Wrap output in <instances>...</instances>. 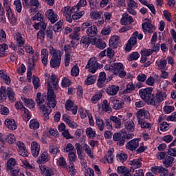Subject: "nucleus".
Returning a JSON list of instances; mask_svg holds the SVG:
<instances>
[{"mask_svg": "<svg viewBox=\"0 0 176 176\" xmlns=\"http://www.w3.org/2000/svg\"><path fill=\"white\" fill-rule=\"evenodd\" d=\"M48 50L50 54L52 56L50 61L51 68H58L61 64L63 52L60 50H57L52 45L48 47Z\"/></svg>", "mask_w": 176, "mask_h": 176, "instance_id": "obj_1", "label": "nucleus"}, {"mask_svg": "<svg viewBox=\"0 0 176 176\" xmlns=\"http://www.w3.org/2000/svg\"><path fill=\"white\" fill-rule=\"evenodd\" d=\"M14 96V91H13L12 87L6 89V87H1L0 88V102H3L8 98V96L11 102H14L16 101Z\"/></svg>", "mask_w": 176, "mask_h": 176, "instance_id": "obj_2", "label": "nucleus"}, {"mask_svg": "<svg viewBox=\"0 0 176 176\" xmlns=\"http://www.w3.org/2000/svg\"><path fill=\"white\" fill-rule=\"evenodd\" d=\"M110 69L111 72H113L114 75L119 76V78H126V75H127L124 70V66L120 63H112Z\"/></svg>", "mask_w": 176, "mask_h": 176, "instance_id": "obj_3", "label": "nucleus"}, {"mask_svg": "<svg viewBox=\"0 0 176 176\" xmlns=\"http://www.w3.org/2000/svg\"><path fill=\"white\" fill-rule=\"evenodd\" d=\"M153 92V89L152 87H147L146 89H142L139 91V94L144 100L146 101L148 105H152V102L153 101V94H152Z\"/></svg>", "mask_w": 176, "mask_h": 176, "instance_id": "obj_4", "label": "nucleus"}, {"mask_svg": "<svg viewBox=\"0 0 176 176\" xmlns=\"http://www.w3.org/2000/svg\"><path fill=\"white\" fill-rule=\"evenodd\" d=\"M82 31L86 30V34L88 36L93 38L97 35L98 30L97 27L93 25V23L90 21L85 22L82 24Z\"/></svg>", "mask_w": 176, "mask_h": 176, "instance_id": "obj_5", "label": "nucleus"}, {"mask_svg": "<svg viewBox=\"0 0 176 176\" xmlns=\"http://www.w3.org/2000/svg\"><path fill=\"white\" fill-rule=\"evenodd\" d=\"M6 170L12 176H16L19 174L20 170L17 168V162L14 158H10L8 160Z\"/></svg>", "mask_w": 176, "mask_h": 176, "instance_id": "obj_6", "label": "nucleus"}, {"mask_svg": "<svg viewBox=\"0 0 176 176\" xmlns=\"http://www.w3.org/2000/svg\"><path fill=\"white\" fill-rule=\"evenodd\" d=\"M3 5L6 8V13L8 16V19L10 24H12V25H16L17 23V19L16 18V16H14V14H13L10 6H9V1L3 0Z\"/></svg>", "mask_w": 176, "mask_h": 176, "instance_id": "obj_7", "label": "nucleus"}, {"mask_svg": "<svg viewBox=\"0 0 176 176\" xmlns=\"http://www.w3.org/2000/svg\"><path fill=\"white\" fill-rule=\"evenodd\" d=\"M85 68L88 69L89 72L91 74H96L97 69L102 68V65L97 63V58L93 57L88 60Z\"/></svg>", "mask_w": 176, "mask_h": 176, "instance_id": "obj_8", "label": "nucleus"}, {"mask_svg": "<svg viewBox=\"0 0 176 176\" xmlns=\"http://www.w3.org/2000/svg\"><path fill=\"white\" fill-rule=\"evenodd\" d=\"M165 98H167V94L162 90H157L155 96L153 95L152 105L157 107L160 105V102H163Z\"/></svg>", "mask_w": 176, "mask_h": 176, "instance_id": "obj_9", "label": "nucleus"}, {"mask_svg": "<svg viewBox=\"0 0 176 176\" xmlns=\"http://www.w3.org/2000/svg\"><path fill=\"white\" fill-rule=\"evenodd\" d=\"M47 100L48 101L47 105L50 108H56L57 103L56 102V94L52 87H47Z\"/></svg>", "mask_w": 176, "mask_h": 176, "instance_id": "obj_10", "label": "nucleus"}, {"mask_svg": "<svg viewBox=\"0 0 176 176\" xmlns=\"http://www.w3.org/2000/svg\"><path fill=\"white\" fill-rule=\"evenodd\" d=\"M16 145L18 147V153L21 156H23V157H28L30 155V153H28V151L27 150V147H25V144L23 143L22 142L17 141L16 142Z\"/></svg>", "mask_w": 176, "mask_h": 176, "instance_id": "obj_11", "label": "nucleus"}, {"mask_svg": "<svg viewBox=\"0 0 176 176\" xmlns=\"http://www.w3.org/2000/svg\"><path fill=\"white\" fill-rule=\"evenodd\" d=\"M138 35V32L135 31L133 33L131 37L128 41V43L126 45V50L127 52H130L133 49V46H135L137 45V36Z\"/></svg>", "mask_w": 176, "mask_h": 176, "instance_id": "obj_12", "label": "nucleus"}, {"mask_svg": "<svg viewBox=\"0 0 176 176\" xmlns=\"http://www.w3.org/2000/svg\"><path fill=\"white\" fill-rule=\"evenodd\" d=\"M91 45H94L98 49H100L102 50L107 47V43L105 41H102L101 38H98L97 37H94L91 40Z\"/></svg>", "mask_w": 176, "mask_h": 176, "instance_id": "obj_13", "label": "nucleus"}, {"mask_svg": "<svg viewBox=\"0 0 176 176\" xmlns=\"http://www.w3.org/2000/svg\"><path fill=\"white\" fill-rule=\"evenodd\" d=\"M140 139H133L130 140L125 145L126 149L131 151H135V149L140 146Z\"/></svg>", "mask_w": 176, "mask_h": 176, "instance_id": "obj_14", "label": "nucleus"}, {"mask_svg": "<svg viewBox=\"0 0 176 176\" xmlns=\"http://www.w3.org/2000/svg\"><path fill=\"white\" fill-rule=\"evenodd\" d=\"M110 102L112 103L113 109H115L116 111H120V109L124 107V102L115 99V98H110Z\"/></svg>", "mask_w": 176, "mask_h": 176, "instance_id": "obj_15", "label": "nucleus"}, {"mask_svg": "<svg viewBox=\"0 0 176 176\" xmlns=\"http://www.w3.org/2000/svg\"><path fill=\"white\" fill-rule=\"evenodd\" d=\"M45 16L48 20H50L52 24H54L56 21H58V15L53 11V10H47L45 12Z\"/></svg>", "mask_w": 176, "mask_h": 176, "instance_id": "obj_16", "label": "nucleus"}, {"mask_svg": "<svg viewBox=\"0 0 176 176\" xmlns=\"http://www.w3.org/2000/svg\"><path fill=\"white\" fill-rule=\"evenodd\" d=\"M58 77L55 74H52L50 76V80L47 82V87H51V89L53 87V89L57 90L58 89Z\"/></svg>", "mask_w": 176, "mask_h": 176, "instance_id": "obj_17", "label": "nucleus"}, {"mask_svg": "<svg viewBox=\"0 0 176 176\" xmlns=\"http://www.w3.org/2000/svg\"><path fill=\"white\" fill-rule=\"evenodd\" d=\"M63 16H65V17H66V20L67 21H68L69 23H72V17H71L72 14V8L71 9V7L69 6H66L64 7L62 10H61Z\"/></svg>", "mask_w": 176, "mask_h": 176, "instance_id": "obj_18", "label": "nucleus"}, {"mask_svg": "<svg viewBox=\"0 0 176 176\" xmlns=\"http://www.w3.org/2000/svg\"><path fill=\"white\" fill-rule=\"evenodd\" d=\"M65 107L67 111H72L73 115L78 113V106L72 100H67L65 104Z\"/></svg>", "mask_w": 176, "mask_h": 176, "instance_id": "obj_19", "label": "nucleus"}, {"mask_svg": "<svg viewBox=\"0 0 176 176\" xmlns=\"http://www.w3.org/2000/svg\"><path fill=\"white\" fill-rule=\"evenodd\" d=\"M31 152L34 157H38L39 152H41V145L36 142H32L31 143Z\"/></svg>", "mask_w": 176, "mask_h": 176, "instance_id": "obj_20", "label": "nucleus"}, {"mask_svg": "<svg viewBox=\"0 0 176 176\" xmlns=\"http://www.w3.org/2000/svg\"><path fill=\"white\" fill-rule=\"evenodd\" d=\"M120 89L118 85H109L106 89V93L108 96H116Z\"/></svg>", "mask_w": 176, "mask_h": 176, "instance_id": "obj_21", "label": "nucleus"}, {"mask_svg": "<svg viewBox=\"0 0 176 176\" xmlns=\"http://www.w3.org/2000/svg\"><path fill=\"white\" fill-rule=\"evenodd\" d=\"M124 120V129L127 130V131H129V133H133L135 130V124L134 123V121L133 120H126L123 119Z\"/></svg>", "mask_w": 176, "mask_h": 176, "instance_id": "obj_22", "label": "nucleus"}, {"mask_svg": "<svg viewBox=\"0 0 176 176\" xmlns=\"http://www.w3.org/2000/svg\"><path fill=\"white\" fill-rule=\"evenodd\" d=\"M133 137H134L133 134H127L126 132L122 133V137L118 140L117 145H118V146H123L126 142V140H131Z\"/></svg>", "mask_w": 176, "mask_h": 176, "instance_id": "obj_23", "label": "nucleus"}, {"mask_svg": "<svg viewBox=\"0 0 176 176\" xmlns=\"http://www.w3.org/2000/svg\"><path fill=\"white\" fill-rule=\"evenodd\" d=\"M14 38L16 42V46H18V47H23L25 43V38H23L21 33L19 32H16Z\"/></svg>", "mask_w": 176, "mask_h": 176, "instance_id": "obj_24", "label": "nucleus"}, {"mask_svg": "<svg viewBox=\"0 0 176 176\" xmlns=\"http://www.w3.org/2000/svg\"><path fill=\"white\" fill-rule=\"evenodd\" d=\"M0 79L1 82L5 83L6 85H10V83L12 82V80L6 73V71L3 69L0 70Z\"/></svg>", "mask_w": 176, "mask_h": 176, "instance_id": "obj_25", "label": "nucleus"}, {"mask_svg": "<svg viewBox=\"0 0 176 176\" xmlns=\"http://www.w3.org/2000/svg\"><path fill=\"white\" fill-rule=\"evenodd\" d=\"M113 148H110L109 151L107 152V154L103 158V163H109L110 164H112L113 163Z\"/></svg>", "mask_w": 176, "mask_h": 176, "instance_id": "obj_26", "label": "nucleus"}, {"mask_svg": "<svg viewBox=\"0 0 176 176\" xmlns=\"http://www.w3.org/2000/svg\"><path fill=\"white\" fill-rule=\"evenodd\" d=\"M131 23H134L133 17L127 13L123 14L121 19V24H122V25H127V24H131Z\"/></svg>", "mask_w": 176, "mask_h": 176, "instance_id": "obj_27", "label": "nucleus"}, {"mask_svg": "<svg viewBox=\"0 0 176 176\" xmlns=\"http://www.w3.org/2000/svg\"><path fill=\"white\" fill-rule=\"evenodd\" d=\"M117 173H118V174H122V175L124 176H131V174H133V169L129 170V168L125 166H118Z\"/></svg>", "mask_w": 176, "mask_h": 176, "instance_id": "obj_28", "label": "nucleus"}, {"mask_svg": "<svg viewBox=\"0 0 176 176\" xmlns=\"http://www.w3.org/2000/svg\"><path fill=\"white\" fill-rule=\"evenodd\" d=\"M49 160H50V155H49L47 152H43L39 157L37 158L36 163H38V164H42V163H47Z\"/></svg>", "mask_w": 176, "mask_h": 176, "instance_id": "obj_29", "label": "nucleus"}, {"mask_svg": "<svg viewBox=\"0 0 176 176\" xmlns=\"http://www.w3.org/2000/svg\"><path fill=\"white\" fill-rule=\"evenodd\" d=\"M105 80H107V74H105V72H102L99 74V78L97 82V85L99 89H102L105 83Z\"/></svg>", "mask_w": 176, "mask_h": 176, "instance_id": "obj_30", "label": "nucleus"}, {"mask_svg": "<svg viewBox=\"0 0 176 176\" xmlns=\"http://www.w3.org/2000/svg\"><path fill=\"white\" fill-rule=\"evenodd\" d=\"M5 124L9 130H16L17 129V124H16V121L12 118H8L5 120Z\"/></svg>", "mask_w": 176, "mask_h": 176, "instance_id": "obj_31", "label": "nucleus"}, {"mask_svg": "<svg viewBox=\"0 0 176 176\" xmlns=\"http://www.w3.org/2000/svg\"><path fill=\"white\" fill-rule=\"evenodd\" d=\"M41 57L42 63L43 64V65H45V67H46L49 61V51H47V50L46 49L41 50Z\"/></svg>", "mask_w": 176, "mask_h": 176, "instance_id": "obj_32", "label": "nucleus"}, {"mask_svg": "<svg viewBox=\"0 0 176 176\" xmlns=\"http://www.w3.org/2000/svg\"><path fill=\"white\" fill-rule=\"evenodd\" d=\"M38 167L41 171V174H43L44 175H54L53 170L46 165L40 164Z\"/></svg>", "mask_w": 176, "mask_h": 176, "instance_id": "obj_33", "label": "nucleus"}, {"mask_svg": "<svg viewBox=\"0 0 176 176\" xmlns=\"http://www.w3.org/2000/svg\"><path fill=\"white\" fill-rule=\"evenodd\" d=\"M142 28L144 32H148V34H152L155 31V27L149 22L142 23Z\"/></svg>", "mask_w": 176, "mask_h": 176, "instance_id": "obj_34", "label": "nucleus"}, {"mask_svg": "<svg viewBox=\"0 0 176 176\" xmlns=\"http://www.w3.org/2000/svg\"><path fill=\"white\" fill-rule=\"evenodd\" d=\"M63 119L67 124L72 129H76V123L75 122H73L71 120V117L67 114H63Z\"/></svg>", "mask_w": 176, "mask_h": 176, "instance_id": "obj_35", "label": "nucleus"}, {"mask_svg": "<svg viewBox=\"0 0 176 176\" xmlns=\"http://www.w3.org/2000/svg\"><path fill=\"white\" fill-rule=\"evenodd\" d=\"M21 98L22 101H23L25 105L28 107V108H30V109L35 108V102H34L32 99L26 98L24 96H22Z\"/></svg>", "mask_w": 176, "mask_h": 176, "instance_id": "obj_36", "label": "nucleus"}, {"mask_svg": "<svg viewBox=\"0 0 176 176\" xmlns=\"http://www.w3.org/2000/svg\"><path fill=\"white\" fill-rule=\"evenodd\" d=\"M174 160V157H171L170 155H166V157L163 160V164L164 165V167H172Z\"/></svg>", "mask_w": 176, "mask_h": 176, "instance_id": "obj_37", "label": "nucleus"}, {"mask_svg": "<svg viewBox=\"0 0 176 176\" xmlns=\"http://www.w3.org/2000/svg\"><path fill=\"white\" fill-rule=\"evenodd\" d=\"M129 164L132 166L131 170L132 173H134V168H140L142 166V162L139 159H135L132 161H130Z\"/></svg>", "mask_w": 176, "mask_h": 176, "instance_id": "obj_38", "label": "nucleus"}, {"mask_svg": "<svg viewBox=\"0 0 176 176\" xmlns=\"http://www.w3.org/2000/svg\"><path fill=\"white\" fill-rule=\"evenodd\" d=\"M87 6V0H80L77 5L73 7L74 12H79L80 10V8H85V6Z\"/></svg>", "mask_w": 176, "mask_h": 176, "instance_id": "obj_39", "label": "nucleus"}, {"mask_svg": "<svg viewBox=\"0 0 176 176\" xmlns=\"http://www.w3.org/2000/svg\"><path fill=\"white\" fill-rule=\"evenodd\" d=\"M110 120H111L116 129H120L122 126V120L120 118L116 116H110Z\"/></svg>", "mask_w": 176, "mask_h": 176, "instance_id": "obj_40", "label": "nucleus"}, {"mask_svg": "<svg viewBox=\"0 0 176 176\" xmlns=\"http://www.w3.org/2000/svg\"><path fill=\"white\" fill-rule=\"evenodd\" d=\"M80 44L81 46H82V47L87 49V47L90 46V38H89L87 36H82L80 41Z\"/></svg>", "mask_w": 176, "mask_h": 176, "instance_id": "obj_41", "label": "nucleus"}, {"mask_svg": "<svg viewBox=\"0 0 176 176\" xmlns=\"http://www.w3.org/2000/svg\"><path fill=\"white\" fill-rule=\"evenodd\" d=\"M52 107H46V106H41V111H43V113H44V116H45V120H49V115H50V113H52V109H50Z\"/></svg>", "mask_w": 176, "mask_h": 176, "instance_id": "obj_42", "label": "nucleus"}, {"mask_svg": "<svg viewBox=\"0 0 176 176\" xmlns=\"http://www.w3.org/2000/svg\"><path fill=\"white\" fill-rule=\"evenodd\" d=\"M119 44V36H112L109 39V45L113 47H118V45Z\"/></svg>", "mask_w": 176, "mask_h": 176, "instance_id": "obj_43", "label": "nucleus"}, {"mask_svg": "<svg viewBox=\"0 0 176 176\" xmlns=\"http://www.w3.org/2000/svg\"><path fill=\"white\" fill-rule=\"evenodd\" d=\"M72 13H74L72 15V20H79L85 14V11H74V7H72Z\"/></svg>", "mask_w": 176, "mask_h": 176, "instance_id": "obj_44", "label": "nucleus"}, {"mask_svg": "<svg viewBox=\"0 0 176 176\" xmlns=\"http://www.w3.org/2000/svg\"><path fill=\"white\" fill-rule=\"evenodd\" d=\"M96 123L98 130H100V131H104L105 124H104V121L102 120V119H101L100 117H97L96 118Z\"/></svg>", "mask_w": 176, "mask_h": 176, "instance_id": "obj_45", "label": "nucleus"}, {"mask_svg": "<svg viewBox=\"0 0 176 176\" xmlns=\"http://www.w3.org/2000/svg\"><path fill=\"white\" fill-rule=\"evenodd\" d=\"M83 148H84V151H85V153H87V156H89V157H90V159H94V153L91 151V148H90V146L87 144H84Z\"/></svg>", "mask_w": 176, "mask_h": 176, "instance_id": "obj_46", "label": "nucleus"}, {"mask_svg": "<svg viewBox=\"0 0 176 176\" xmlns=\"http://www.w3.org/2000/svg\"><path fill=\"white\" fill-rule=\"evenodd\" d=\"M138 124L140 126L141 129H151V127H152V124L144 120H138Z\"/></svg>", "mask_w": 176, "mask_h": 176, "instance_id": "obj_47", "label": "nucleus"}, {"mask_svg": "<svg viewBox=\"0 0 176 176\" xmlns=\"http://www.w3.org/2000/svg\"><path fill=\"white\" fill-rule=\"evenodd\" d=\"M101 16H102V12L93 10L90 12V16L92 20H98V19H101Z\"/></svg>", "mask_w": 176, "mask_h": 176, "instance_id": "obj_48", "label": "nucleus"}, {"mask_svg": "<svg viewBox=\"0 0 176 176\" xmlns=\"http://www.w3.org/2000/svg\"><path fill=\"white\" fill-rule=\"evenodd\" d=\"M36 101L37 102V105L40 107H45L43 105V102H45V99H43V96H42V94L38 93L36 98Z\"/></svg>", "mask_w": 176, "mask_h": 176, "instance_id": "obj_49", "label": "nucleus"}, {"mask_svg": "<svg viewBox=\"0 0 176 176\" xmlns=\"http://www.w3.org/2000/svg\"><path fill=\"white\" fill-rule=\"evenodd\" d=\"M49 152L51 155H57V153H60V149L57 146L54 144H50L49 146Z\"/></svg>", "mask_w": 176, "mask_h": 176, "instance_id": "obj_50", "label": "nucleus"}, {"mask_svg": "<svg viewBox=\"0 0 176 176\" xmlns=\"http://www.w3.org/2000/svg\"><path fill=\"white\" fill-rule=\"evenodd\" d=\"M85 133L88 138L93 139L96 137V131L91 127L87 128L85 131Z\"/></svg>", "mask_w": 176, "mask_h": 176, "instance_id": "obj_51", "label": "nucleus"}, {"mask_svg": "<svg viewBox=\"0 0 176 176\" xmlns=\"http://www.w3.org/2000/svg\"><path fill=\"white\" fill-rule=\"evenodd\" d=\"M101 98H102V94L101 92H98L92 96L91 101L92 104H97L98 101H100Z\"/></svg>", "mask_w": 176, "mask_h": 176, "instance_id": "obj_52", "label": "nucleus"}, {"mask_svg": "<svg viewBox=\"0 0 176 176\" xmlns=\"http://www.w3.org/2000/svg\"><path fill=\"white\" fill-rule=\"evenodd\" d=\"M67 168H66V170L70 173V175L75 176L76 171L75 170V165L74 164V162H70L69 166L67 165Z\"/></svg>", "mask_w": 176, "mask_h": 176, "instance_id": "obj_53", "label": "nucleus"}, {"mask_svg": "<svg viewBox=\"0 0 176 176\" xmlns=\"http://www.w3.org/2000/svg\"><path fill=\"white\" fill-rule=\"evenodd\" d=\"M63 151L66 153H71L72 152H74V151H75V147L74 146V145H72V144L67 143L66 144V146L63 148Z\"/></svg>", "mask_w": 176, "mask_h": 176, "instance_id": "obj_54", "label": "nucleus"}, {"mask_svg": "<svg viewBox=\"0 0 176 176\" xmlns=\"http://www.w3.org/2000/svg\"><path fill=\"white\" fill-rule=\"evenodd\" d=\"M33 27L34 30H39L40 28H42V30H46V23L43 21H40L38 23L35 22L33 25Z\"/></svg>", "mask_w": 176, "mask_h": 176, "instance_id": "obj_55", "label": "nucleus"}, {"mask_svg": "<svg viewBox=\"0 0 176 176\" xmlns=\"http://www.w3.org/2000/svg\"><path fill=\"white\" fill-rule=\"evenodd\" d=\"M30 129L32 130H38V129H39V122H38L36 120H30Z\"/></svg>", "mask_w": 176, "mask_h": 176, "instance_id": "obj_56", "label": "nucleus"}, {"mask_svg": "<svg viewBox=\"0 0 176 176\" xmlns=\"http://www.w3.org/2000/svg\"><path fill=\"white\" fill-rule=\"evenodd\" d=\"M102 109L104 112H109V111H111L112 108H111V106L109 105V103L108 102V100H104L103 101L102 105Z\"/></svg>", "mask_w": 176, "mask_h": 176, "instance_id": "obj_57", "label": "nucleus"}, {"mask_svg": "<svg viewBox=\"0 0 176 176\" xmlns=\"http://www.w3.org/2000/svg\"><path fill=\"white\" fill-rule=\"evenodd\" d=\"M14 5L15 6V9L18 13H21V10L23 9V6H21V0H15L14 1Z\"/></svg>", "mask_w": 176, "mask_h": 176, "instance_id": "obj_58", "label": "nucleus"}, {"mask_svg": "<svg viewBox=\"0 0 176 176\" xmlns=\"http://www.w3.org/2000/svg\"><path fill=\"white\" fill-rule=\"evenodd\" d=\"M58 164L63 167V168H67V161H65V158L64 157L60 156L58 160Z\"/></svg>", "mask_w": 176, "mask_h": 176, "instance_id": "obj_59", "label": "nucleus"}, {"mask_svg": "<svg viewBox=\"0 0 176 176\" xmlns=\"http://www.w3.org/2000/svg\"><path fill=\"white\" fill-rule=\"evenodd\" d=\"M6 141H8L10 145H12V144H14V142H16V138L14 137V134L10 133L8 135H6Z\"/></svg>", "mask_w": 176, "mask_h": 176, "instance_id": "obj_60", "label": "nucleus"}, {"mask_svg": "<svg viewBox=\"0 0 176 176\" xmlns=\"http://www.w3.org/2000/svg\"><path fill=\"white\" fill-rule=\"evenodd\" d=\"M71 75L72 76H74L76 78V76H79V67L78 65H74L71 70Z\"/></svg>", "mask_w": 176, "mask_h": 176, "instance_id": "obj_61", "label": "nucleus"}, {"mask_svg": "<svg viewBox=\"0 0 176 176\" xmlns=\"http://www.w3.org/2000/svg\"><path fill=\"white\" fill-rule=\"evenodd\" d=\"M54 32H60L61 31V28H63V21H58L54 25Z\"/></svg>", "mask_w": 176, "mask_h": 176, "instance_id": "obj_62", "label": "nucleus"}, {"mask_svg": "<svg viewBox=\"0 0 176 176\" xmlns=\"http://www.w3.org/2000/svg\"><path fill=\"white\" fill-rule=\"evenodd\" d=\"M85 85H93L96 82V76H90L85 80Z\"/></svg>", "mask_w": 176, "mask_h": 176, "instance_id": "obj_63", "label": "nucleus"}, {"mask_svg": "<svg viewBox=\"0 0 176 176\" xmlns=\"http://www.w3.org/2000/svg\"><path fill=\"white\" fill-rule=\"evenodd\" d=\"M85 176H94V170L91 168L87 167L85 168Z\"/></svg>", "mask_w": 176, "mask_h": 176, "instance_id": "obj_64", "label": "nucleus"}]
</instances>
